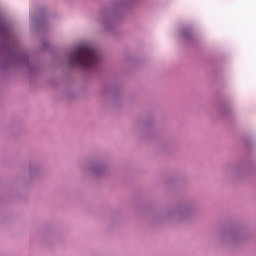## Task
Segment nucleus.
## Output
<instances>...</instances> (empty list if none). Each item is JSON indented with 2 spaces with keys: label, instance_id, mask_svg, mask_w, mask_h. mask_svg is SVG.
Listing matches in <instances>:
<instances>
[{
  "label": "nucleus",
  "instance_id": "1",
  "mask_svg": "<svg viewBox=\"0 0 256 256\" xmlns=\"http://www.w3.org/2000/svg\"><path fill=\"white\" fill-rule=\"evenodd\" d=\"M70 65H80L84 69H91L99 63L97 52L90 46H80L69 57Z\"/></svg>",
  "mask_w": 256,
  "mask_h": 256
}]
</instances>
